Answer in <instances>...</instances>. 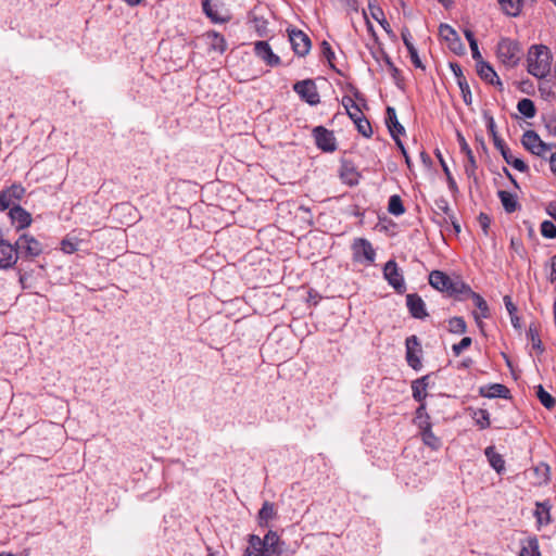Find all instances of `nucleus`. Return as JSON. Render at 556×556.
Segmentation results:
<instances>
[{
  "label": "nucleus",
  "mask_w": 556,
  "mask_h": 556,
  "mask_svg": "<svg viewBox=\"0 0 556 556\" xmlns=\"http://www.w3.org/2000/svg\"><path fill=\"white\" fill-rule=\"evenodd\" d=\"M478 223H479L483 233L485 236H488L489 235L490 225H491L490 216L486 213L481 212L478 215Z\"/></svg>",
  "instance_id": "59"
},
{
  "label": "nucleus",
  "mask_w": 556,
  "mask_h": 556,
  "mask_svg": "<svg viewBox=\"0 0 556 556\" xmlns=\"http://www.w3.org/2000/svg\"><path fill=\"white\" fill-rule=\"evenodd\" d=\"M471 417L480 430L488 429L491 426L490 413L484 408L472 409Z\"/></svg>",
  "instance_id": "36"
},
{
  "label": "nucleus",
  "mask_w": 556,
  "mask_h": 556,
  "mask_svg": "<svg viewBox=\"0 0 556 556\" xmlns=\"http://www.w3.org/2000/svg\"><path fill=\"white\" fill-rule=\"evenodd\" d=\"M505 307L509 314L511 325L515 329L520 330L521 329V319L517 315V306L514 304L510 295H505L503 298Z\"/></svg>",
  "instance_id": "37"
},
{
  "label": "nucleus",
  "mask_w": 556,
  "mask_h": 556,
  "mask_svg": "<svg viewBox=\"0 0 556 556\" xmlns=\"http://www.w3.org/2000/svg\"><path fill=\"white\" fill-rule=\"evenodd\" d=\"M503 159L507 164L511 165L515 169L521 173H527L529 170L527 163L521 159L514 157L511 152L507 153Z\"/></svg>",
  "instance_id": "48"
},
{
  "label": "nucleus",
  "mask_w": 556,
  "mask_h": 556,
  "mask_svg": "<svg viewBox=\"0 0 556 556\" xmlns=\"http://www.w3.org/2000/svg\"><path fill=\"white\" fill-rule=\"evenodd\" d=\"M547 151H556V143H546L541 139V142L538 143L531 153L544 159Z\"/></svg>",
  "instance_id": "52"
},
{
  "label": "nucleus",
  "mask_w": 556,
  "mask_h": 556,
  "mask_svg": "<svg viewBox=\"0 0 556 556\" xmlns=\"http://www.w3.org/2000/svg\"><path fill=\"white\" fill-rule=\"evenodd\" d=\"M467 299H471L473 301L475 306L479 309V313L473 312V318L480 329L483 328V323L481 318H489L491 316L489 305L486 301L477 292H475L470 286L467 283V290L463 291L462 298L458 301H465Z\"/></svg>",
  "instance_id": "8"
},
{
  "label": "nucleus",
  "mask_w": 556,
  "mask_h": 556,
  "mask_svg": "<svg viewBox=\"0 0 556 556\" xmlns=\"http://www.w3.org/2000/svg\"><path fill=\"white\" fill-rule=\"evenodd\" d=\"M383 277L388 283L394 288L396 293L403 294L406 291L405 280L397 263L394 260H389L383 266Z\"/></svg>",
  "instance_id": "9"
},
{
  "label": "nucleus",
  "mask_w": 556,
  "mask_h": 556,
  "mask_svg": "<svg viewBox=\"0 0 556 556\" xmlns=\"http://www.w3.org/2000/svg\"><path fill=\"white\" fill-rule=\"evenodd\" d=\"M458 87H459L460 92H462L463 101L465 102V104L470 105L471 102H472V94H471V90H470L468 81L467 80H465V81L460 80L459 84H458Z\"/></svg>",
  "instance_id": "57"
},
{
  "label": "nucleus",
  "mask_w": 556,
  "mask_h": 556,
  "mask_svg": "<svg viewBox=\"0 0 556 556\" xmlns=\"http://www.w3.org/2000/svg\"><path fill=\"white\" fill-rule=\"evenodd\" d=\"M15 245L18 258L26 261H33L43 251L42 244L28 233L21 235L15 241Z\"/></svg>",
  "instance_id": "6"
},
{
  "label": "nucleus",
  "mask_w": 556,
  "mask_h": 556,
  "mask_svg": "<svg viewBox=\"0 0 556 556\" xmlns=\"http://www.w3.org/2000/svg\"><path fill=\"white\" fill-rule=\"evenodd\" d=\"M447 330L454 334H463L467 331V324L464 317L454 316L447 320Z\"/></svg>",
  "instance_id": "42"
},
{
  "label": "nucleus",
  "mask_w": 556,
  "mask_h": 556,
  "mask_svg": "<svg viewBox=\"0 0 556 556\" xmlns=\"http://www.w3.org/2000/svg\"><path fill=\"white\" fill-rule=\"evenodd\" d=\"M429 285L456 301L462 298L463 291L467 290V283L465 281L459 278L452 279L447 274L441 270H432L430 273Z\"/></svg>",
  "instance_id": "2"
},
{
  "label": "nucleus",
  "mask_w": 556,
  "mask_h": 556,
  "mask_svg": "<svg viewBox=\"0 0 556 556\" xmlns=\"http://www.w3.org/2000/svg\"><path fill=\"white\" fill-rule=\"evenodd\" d=\"M254 53L268 66H278L281 63L280 58L275 54L267 41H257L254 43Z\"/></svg>",
  "instance_id": "16"
},
{
  "label": "nucleus",
  "mask_w": 556,
  "mask_h": 556,
  "mask_svg": "<svg viewBox=\"0 0 556 556\" xmlns=\"http://www.w3.org/2000/svg\"><path fill=\"white\" fill-rule=\"evenodd\" d=\"M497 195L507 213H513L518 208V201L514 194L508 191L500 190Z\"/></svg>",
  "instance_id": "38"
},
{
  "label": "nucleus",
  "mask_w": 556,
  "mask_h": 556,
  "mask_svg": "<svg viewBox=\"0 0 556 556\" xmlns=\"http://www.w3.org/2000/svg\"><path fill=\"white\" fill-rule=\"evenodd\" d=\"M289 40L293 52L299 56H305L308 54L312 48V41L307 34L301 29L291 28L288 29Z\"/></svg>",
  "instance_id": "10"
},
{
  "label": "nucleus",
  "mask_w": 556,
  "mask_h": 556,
  "mask_svg": "<svg viewBox=\"0 0 556 556\" xmlns=\"http://www.w3.org/2000/svg\"><path fill=\"white\" fill-rule=\"evenodd\" d=\"M541 142L540 136L534 130H526L521 138V143L526 150L530 153L536 148L538 143Z\"/></svg>",
  "instance_id": "41"
},
{
  "label": "nucleus",
  "mask_w": 556,
  "mask_h": 556,
  "mask_svg": "<svg viewBox=\"0 0 556 556\" xmlns=\"http://www.w3.org/2000/svg\"><path fill=\"white\" fill-rule=\"evenodd\" d=\"M477 74L485 83L494 86H498L500 90L503 89V84L494 71V68L485 61L477 63Z\"/></svg>",
  "instance_id": "20"
},
{
  "label": "nucleus",
  "mask_w": 556,
  "mask_h": 556,
  "mask_svg": "<svg viewBox=\"0 0 556 556\" xmlns=\"http://www.w3.org/2000/svg\"><path fill=\"white\" fill-rule=\"evenodd\" d=\"M498 61L508 68L518 65L521 56V48L518 41L510 38H502L496 47Z\"/></svg>",
  "instance_id": "3"
},
{
  "label": "nucleus",
  "mask_w": 556,
  "mask_h": 556,
  "mask_svg": "<svg viewBox=\"0 0 556 556\" xmlns=\"http://www.w3.org/2000/svg\"><path fill=\"white\" fill-rule=\"evenodd\" d=\"M352 261L365 266L374 265L376 260V250L371 242L366 238H355L351 244Z\"/></svg>",
  "instance_id": "4"
},
{
  "label": "nucleus",
  "mask_w": 556,
  "mask_h": 556,
  "mask_svg": "<svg viewBox=\"0 0 556 556\" xmlns=\"http://www.w3.org/2000/svg\"><path fill=\"white\" fill-rule=\"evenodd\" d=\"M422 442L431 447L432 450H438L441 446L440 439L433 433L432 428H427L425 430L419 431Z\"/></svg>",
  "instance_id": "43"
},
{
  "label": "nucleus",
  "mask_w": 556,
  "mask_h": 556,
  "mask_svg": "<svg viewBox=\"0 0 556 556\" xmlns=\"http://www.w3.org/2000/svg\"><path fill=\"white\" fill-rule=\"evenodd\" d=\"M78 243L74 238H65L61 242V250L64 253L72 254L78 250Z\"/></svg>",
  "instance_id": "54"
},
{
  "label": "nucleus",
  "mask_w": 556,
  "mask_h": 556,
  "mask_svg": "<svg viewBox=\"0 0 556 556\" xmlns=\"http://www.w3.org/2000/svg\"><path fill=\"white\" fill-rule=\"evenodd\" d=\"M534 472L542 479L541 482L547 483L551 480L549 466L545 463L540 464L534 468Z\"/></svg>",
  "instance_id": "58"
},
{
  "label": "nucleus",
  "mask_w": 556,
  "mask_h": 556,
  "mask_svg": "<svg viewBox=\"0 0 556 556\" xmlns=\"http://www.w3.org/2000/svg\"><path fill=\"white\" fill-rule=\"evenodd\" d=\"M264 548L267 549L268 556L278 555L280 556L282 553V545H285V542L280 540L278 533L276 531L269 530L264 539Z\"/></svg>",
  "instance_id": "23"
},
{
  "label": "nucleus",
  "mask_w": 556,
  "mask_h": 556,
  "mask_svg": "<svg viewBox=\"0 0 556 556\" xmlns=\"http://www.w3.org/2000/svg\"><path fill=\"white\" fill-rule=\"evenodd\" d=\"M320 50H321V55L327 60L330 68H332L333 71H336L338 74L342 75L341 71H339L333 61L336 59V55H334V52L330 46V43L326 40H324L321 43H320Z\"/></svg>",
  "instance_id": "45"
},
{
  "label": "nucleus",
  "mask_w": 556,
  "mask_h": 556,
  "mask_svg": "<svg viewBox=\"0 0 556 556\" xmlns=\"http://www.w3.org/2000/svg\"><path fill=\"white\" fill-rule=\"evenodd\" d=\"M18 261V254L15 243L12 244L8 240L0 239V268L10 269Z\"/></svg>",
  "instance_id": "14"
},
{
  "label": "nucleus",
  "mask_w": 556,
  "mask_h": 556,
  "mask_svg": "<svg viewBox=\"0 0 556 556\" xmlns=\"http://www.w3.org/2000/svg\"><path fill=\"white\" fill-rule=\"evenodd\" d=\"M257 34L263 37L267 34V22L263 18L254 17L253 20Z\"/></svg>",
  "instance_id": "61"
},
{
  "label": "nucleus",
  "mask_w": 556,
  "mask_h": 556,
  "mask_svg": "<svg viewBox=\"0 0 556 556\" xmlns=\"http://www.w3.org/2000/svg\"><path fill=\"white\" fill-rule=\"evenodd\" d=\"M553 55L547 46L533 45L527 56V70L532 76L542 79L551 73Z\"/></svg>",
  "instance_id": "1"
},
{
  "label": "nucleus",
  "mask_w": 556,
  "mask_h": 556,
  "mask_svg": "<svg viewBox=\"0 0 556 556\" xmlns=\"http://www.w3.org/2000/svg\"><path fill=\"white\" fill-rule=\"evenodd\" d=\"M440 37L447 43L448 49L457 55L465 53V46L462 42L457 31L448 24H441L439 26Z\"/></svg>",
  "instance_id": "11"
},
{
  "label": "nucleus",
  "mask_w": 556,
  "mask_h": 556,
  "mask_svg": "<svg viewBox=\"0 0 556 556\" xmlns=\"http://www.w3.org/2000/svg\"><path fill=\"white\" fill-rule=\"evenodd\" d=\"M406 306L412 317L425 319L429 314L426 304L418 293H408L406 295Z\"/></svg>",
  "instance_id": "17"
},
{
  "label": "nucleus",
  "mask_w": 556,
  "mask_h": 556,
  "mask_svg": "<svg viewBox=\"0 0 556 556\" xmlns=\"http://www.w3.org/2000/svg\"><path fill=\"white\" fill-rule=\"evenodd\" d=\"M431 375H425L412 382V393L413 399L420 403L425 402L426 397L428 396L427 389L429 387Z\"/></svg>",
  "instance_id": "24"
},
{
  "label": "nucleus",
  "mask_w": 556,
  "mask_h": 556,
  "mask_svg": "<svg viewBox=\"0 0 556 556\" xmlns=\"http://www.w3.org/2000/svg\"><path fill=\"white\" fill-rule=\"evenodd\" d=\"M213 0H202V10L205 13V15L213 22V23H225L229 20V17L222 16L218 13L217 4L212 3Z\"/></svg>",
  "instance_id": "33"
},
{
  "label": "nucleus",
  "mask_w": 556,
  "mask_h": 556,
  "mask_svg": "<svg viewBox=\"0 0 556 556\" xmlns=\"http://www.w3.org/2000/svg\"><path fill=\"white\" fill-rule=\"evenodd\" d=\"M484 117L486 122V129L493 140L494 147L500 151V153L504 157L507 153L510 152V150L506 146L505 141L498 136L494 117L490 114H484Z\"/></svg>",
  "instance_id": "18"
},
{
  "label": "nucleus",
  "mask_w": 556,
  "mask_h": 556,
  "mask_svg": "<svg viewBox=\"0 0 556 556\" xmlns=\"http://www.w3.org/2000/svg\"><path fill=\"white\" fill-rule=\"evenodd\" d=\"M551 509L552 504L549 500L535 503L534 517L539 527L547 526L552 522Z\"/></svg>",
  "instance_id": "27"
},
{
  "label": "nucleus",
  "mask_w": 556,
  "mask_h": 556,
  "mask_svg": "<svg viewBox=\"0 0 556 556\" xmlns=\"http://www.w3.org/2000/svg\"><path fill=\"white\" fill-rule=\"evenodd\" d=\"M408 51V54H409V58H410V61L412 63L414 64L415 67L417 68H421L422 71H425L426 66L424 65V63L421 62L419 55H418V52H417V49L414 47V48H410V49H407Z\"/></svg>",
  "instance_id": "60"
},
{
  "label": "nucleus",
  "mask_w": 556,
  "mask_h": 556,
  "mask_svg": "<svg viewBox=\"0 0 556 556\" xmlns=\"http://www.w3.org/2000/svg\"><path fill=\"white\" fill-rule=\"evenodd\" d=\"M413 421L418 427L419 431L425 430L426 427L432 428L429 415L421 417V419H414Z\"/></svg>",
  "instance_id": "64"
},
{
  "label": "nucleus",
  "mask_w": 556,
  "mask_h": 556,
  "mask_svg": "<svg viewBox=\"0 0 556 556\" xmlns=\"http://www.w3.org/2000/svg\"><path fill=\"white\" fill-rule=\"evenodd\" d=\"M354 125L357 131L365 138H371L372 136V127L370 122L366 116H362L358 121L354 122Z\"/></svg>",
  "instance_id": "46"
},
{
  "label": "nucleus",
  "mask_w": 556,
  "mask_h": 556,
  "mask_svg": "<svg viewBox=\"0 0 556 556\" xmlns=\"http://www.w3.org/2000/svg\"><path fill=\"white\" fill-rule=\"evenodd\" d=\"M278 516L276 506L274 503L265 501L257 513V523L262 528H268L269 521L276 519Z\"/></svg>",
  "instance_id": "26"
},
{
  "label": "nucleus",
  "mask_w": 556,
  "mask_h": 556,
  "mask_svg": "<svg viewBox=\"0 0 556 556\" xmlns=\"http://www.w3.org/2000/svg\"><path fill=\"white\" fill-rule=\"evenodd\" d=\"M383 60L386 62V65L388 66L391 76L395 80V84L400 86V80H403L401 71L395 66V64L387 53H384Z\"/></svg>",
  "instance_id": "50"
},
{
  "label": "nucleus",
  "mask_w": 556,
  "mask_h": 556,
  "mask_svg": "<svg viewBox=\"0 0 556 556\" xmlns=\"http://www.w3.org/2000/svg\"><path fill=\"white\" fill-rule=\"evenodd\" d=\"M13 205H17L11 197H9V193L5 189L0 191V212H3L8 208L11 210Z\"/></svg>",
  "instance_id": "56"
},
{
  "label": "nucleus",
  "mask_w": 556,
  "mask_h": 556,
  "mask_svg": "<svg viewBox=\"0 0 556 556\" xmlns=\"http://www.w3.org/2000/svg\"><path fill=\"white\" fill-rule=\"evenodd\" d=\"M527 339L531 343L532 349L538 355H542L545 352V348L541 340V325L539 321H531L527 330Z\"/></svg>",
  "instance_id": "21"
},
{
  "label": "nucleus",
  "mask_w": 556,
  "mask_h": 556,
  "mask_svg": "<svg viewBox=\"0 0 556 556\" xmlns=\"http://www.w3.org/2000/svg\"><path fill=\"white\" fill-rule=\"evenodd\" d=\"M535 394L540 403L547 409H553L556 406L555 397L549 394L543 386L539 384L535 387Z\"/></svg>",
  "instance_id": "39"
},
{
  "label": "nucleus",
  "mask_w": 556,
  "mask_h": 556,
  "mask_svg": "<svg viewBox=\"0 0 556 556\" xmlns=\"http://www.w3.org/2000/svg\"><path fill=\"white\" fill-rule=\"evenodd\" d=\"M346 89L352 93L353 99L357 104H359V109L368 110V103L365 94L358 90L356 86L353 84H348Z\"/></svg>",
  "instance_id": "47"
},
{
  "label": "nucleus",
  "mask_w": 556,
  "mask_h": 556,
  "mask_svg": "<svg viewBox=\"0 0 556 556\" xmlns=\"http://www.w3.org/2000/svg\"><path fill=\"white\" fill-rule=\"evenodd\" d=\"M249 547L245 549L244 556H251L250 548L257 552L255 556H268L267 549L264 548L263 539L256 534H250L248 538Z\"/></svg>",
  "instance_id": "34"
},
{
  "label": "nucleus",
  "mask_w": 556,
  "mask_h": 556,
  "mask_svg": "<svg viewBox=\"0 0 556 556\" xmlns=\"http://www.w3.org/2000/svg\"><path fill=\"white\" fill-rule=\"evenodd\" d=\"M541 235L544 237V238H547V239H555L556 238V225L551 222V220H544L542 224H541Z\"/></svg>",
  "instance_id": "51"
},
{
  "label": "nucleus",
  "mask_w": 556,
  "mask_h": 556,
  "mask_svg": "<svg viewBox=\"0 0 556 556\" xmlns=\"http://www.w3.org/2000/svg\"><path fill=\"white\" fill-rule=\"evenodd\" d=\"M543 123L548 134L556 136V113L553 112L551 114L544 115Z\"/></svg>",
  "instance_id": "53"
},
{
  "label": "nucleus",
  "mask_w": 556,
  "mask_h": 556,
  "mask_svg": "<svg viewBox=\"0 0 556 556\" xmlns=\"http://www.w3.org/2000/svg\"><path fill=\"white\" fill-rule=\"evenodd\" d=\"M5 190L15 203L20 202L26 192L25 188L21 184H13L5 188Z\"/></svg>",
  "instance_id": "49"
},
{
  "label": "nucleus",
  "mask_w": 556,
  "mask_h": 556,
  "mask_svg": "<svg viewBox=\"0 0 556 556\" xmlns=\"http://www.w3.org/2000/svg\"><path fill=\"white\" fill-rule=\"evenodd\" d=\"M472 343L470 337H464L458 343L452 345L454 356H459L462 352L468 349Z\"/></svg>",
  "instance_id": "55"
},
{
  "label": "nucleus",
  "mask_w": 556,
  "mask_h": 556,
  "mask_svg": "<svg viewBox=\"0 0 556 556\" xmlns=\"http://www.w3.org/2000/svg\"><path fill=\"white\" fill-rule=\"evenodd\" d=\"M484 455L488 458L490 466L496 471V473L502 475L505 471V460L503 456L495 451L493 445L488 446L484 450Z\"/></svg>",
  "instance_id": "29"
},
{
  "label": "nucleus",
  "mask_w": 556,
  "mask_h": 556,
  "mask_svg": "<svg viewBox=\"0 0 556 556\" xmlns=\"http://www.w3.org/2000/svg\"><path fill=\"white\" fill-rule=\"evenodd\" d=\"M388 211L390 214L400 216L405 213V206L400 195H391L388 203Z\"/></svg>",
  "instance_id": "44"
},
{
  "label": "nucleus",
  "mask_w": 556,
  "mask_h": 556,
  "mask_svg": "<svg viewBox=\"0 0 556 556\" xmlns=\"http://www.w3.org/2000/svg\"><path fill=\"white\" fill-rule=\"evenodd\" d=\"M293 91L303 102L311 106H315L320 102V96L316 83L311 78L296 81L293 85Z\"/></svg>",
  "instance_id": "7"
},
{
  "label": "nucleus",
  "mask_w": 556,
  "mask_h": 556,
  "mask_svg": "<svg viewBox=\"0 0 556 556\" xmlns=\"http://www.w3.org/2000/svg\"><path fill=\"white\" fill-rule=\"evenodd\" d=\"M9 216L13 224H16V229H25L31 224V215L20 205H13L9 212Z\"/></svg>",
  "instance_id": "22"
},
{
  "label": "nucleus",
  "mask_w": 556,
  "mask_h": 556,
  "mask_svg": "<svg viewBox=\"0 0 556 556\" xmlns=\"http://www.w3.org/2000/svg\"><path fill=\"white\" fill-rule=\"evenodd\" d=\"M434 205L438 210L434 212V214L439 218L433 220L441 227L451 225L455 235H458L460 232V225L454 211L451 208L447 199L444 197H439L434 200Z\"/></svg>",
  "instance_id": "5"
},
{
  "label": "nucleus",
  "mask_w": 556,
  "mask_h": 556,
  "mask_svg": "<svg viewBox=\"0 0 556 556\" xmlns=\"http://www.w3.org/2000/svg\"><path fill=\"white\" fill-rule=\"evenodd\" d=\"M457 141L459 144L460 152L464 153L465 156L467 157V163L464 166L465 173L468 176V178H473L475 180H477L476 172L478 168V164L473 155V152L469 144L467 143L465 137L460 132H457Z\"/></svg>",
  "instance_id": "15"
},
{
  "label": "nucleus",
  "mask_w": 556,
  "mask_h": 556,
  "mask_svg": "<svg viewBox=\"0 0 556 556\" xmlns=\"http://www.w3.org/2000/svg\"><path fill=\"white\" fill-rule=\"evenodd\" d=\"M315 144L324 152H334L337 150V140L333 131L324 126H316L313 129Z\"/></svg>",
  "instance_id": "12"
},
{
  "label": "nucleus",
  "mask_w": 556,
  "mask_h": 556,
  "mask_svg": "<svg viewBox=\"0 0 556 556\" xmlns=\"http://www.w3.org/2000/svg\"><path fill=\"white\" fill-rule=\"evenodd\" d=\"M519 556H542L539 540L535 535L529 536L522 543Z\"/></svg>",
  "instance_id": "31"
},
{
  "label": "nucleus",
  "mask_w": 556,
  "mask_h": 556,
  "mask_svg": "<svg viewBox=\"0 0 556 556\" xmlns=\"http://www.w3.org/2000/svg\"><path fill=\"white\" fill-rule=\"evenodd\" d=\"M386 124L393 140L400 139L401 135H405V128L399 122L395 109L392 106H388L386 110Z\"/></svg>",
  "instance_id": "19"
},
{
  "label": "nucleus",
  "mask_w": 556,
  "mask_h": 556,
  "mask_svg": "<svg viewBox=\"0 0 556 556\" xmlns=\"http://www.w3.org/2000/svg\"><path fill=\"white\" fill-rule=\"evenodd\" d=\"M498 4L506 15L516 17L522 11L523 0H498Z\"/></svg>",
  "instance_id": "32"
},
{
  "label": "nucleus",
  "mask_w": 556,
  "mask_h": 556,
  "mask_svg": "<svg viewBox=\"0 0 556 556\" xmlns=\"http://www.w3.org/2000/svg\"><path fill=\"white\" fill-rule=\"evenodd\" d=\"M203 37L205 38L208 49L211 51L219 53H224L226 51L227 43L225 37L222 34L215 30H208L203 34Z\"/></svg>",
  "instance_id": "28"
},
{
  "label": "nucleus",
  "mask_w": 556,
  "mask_h": 556,
  "mask_svg": "<svg viewBox=\"0 0 556 556\" xmlns=\"http://www.w3.org/2000/svg\"><path fill=\"white\" fill-rule=\"evenodd\" d=\"M517 110L526 118H533L536 114V108L531 99L523 98L517 104Z\"/></svg>",
  "instance_id": "40"
},
{
  "label": "nucleus",
  "mask_w": 556,
  "mask_h": 556,
  "mask_svg": "<svg viewBox=\"0 0 556 556\" xmlns=\"http://www.w3.org/2000/svg\"><path fill=\"white\" fill-rule=\"evenodd\" d=\"M479 394L486 399L502 397L508 399L510 397L509 389L501 383H492L489 386L481 387L479 389Z\"/></svg>",
  "instance_id": "25"
},
{
  "label": "nucleus",
  "mask_w": 556,
  "mask_h": 556,
  "mask_svg": "<svg viewBox=\"0 0 556 556\" xmlns=\"http://www.w3.org/2000/svg\"><path fill=\"white\" fill-rule=\"evenodd\" d=\"M406 348V362L414 370H419L422 367L419 354H421V344L417 336L413 334L405 340Z\"/></svg>",
  "instance_id": "13"
},
{
  "label": "nucleus",
  "mask_w": 556,
  "mask_h": 556,
  "mask_svg": "<svg viewBox=\"0 0 556 556\" xmlns=\"http://www.w3.org/2000/svg\"><path fill=\"white\" fill-rule=\"evenodd\" d=\"M401 37H402L403 43L406 47V49H410V48L415 47L412 41V34L407 27H404L402 29Z\"/></svg>",
  "instance_id": "63"
},
{
  "label": "nucleus",
  "mask_w": 556,
  "mask_h": 556,
  "mask_svg": "<svg viewBox=\"0 0 556 556\" xmlns=\"http://www.w3.org/2000/svg\"><path fill=\"white\" fill-rule=\"evenodd\" d=\"M340 178L343 184L353 187L358 185L361 174L351 163H343L340 172Z\"/></svg>",
  "instance_id": "30"
},
{
  "label": "nucleus",
  "mask_w": 556,
  "mask_h": 556,
  "mask_svg": "<svg viewBox=\"0 0 556 556\" xmlns=\"http://www.w3.org/2000/svg\"><path fill=\"white\" fill-rule=\"evenodd\" d=\"M450 67L457 80V85L459 84V81H465L467 80L466 77L464 76L463 74V70H462V66L458 64V63H450Z\"/></svg>",
  "instance_id": "62"
},
{
  "label": "nucleus",
  "mask_w": 556,
  "mask_h": 556,
  "mask_svg": "<svg viewBox=\"0 0 556 556\" xmlns=\"http://www.w3.org/2000/svg\"><path fill=\"white\" fill-rule=\"evenodd\" d=\"M435 155H437V157H438V160L440 162V165H441V167H442V169H443V172H444V174L446 176V181H447V186H448L450 191L453 194L458 193V191H459L458 190V186H457V184H456V181H455V179H454V177H453V175H452V173H451L446 162L444 161L443 155L440 152V150H438V149L435 150Z\"/></svg>",
  "instance_id": "35"
}]
</instances>
